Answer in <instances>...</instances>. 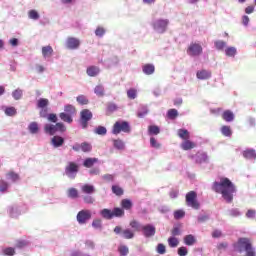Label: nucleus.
<instances>
[{"label":"nucleus","mask_w":256,"mask_h":256,"mask_svg":"<svg viewBox=\"0 0 256 256\" xmlns=\"http://www.w3.org/2000/svg\"><path fill=\"white\" fill-rule=\"evenodd\" d=\"M184 243L188 245V247H191L197 243V239L192 234H189L184 237Z\"/></svg>","instance_id":"obj_25"},{"label":"nucleus","mask_w":256,"mask_h":256,"mask_svg":"<svg viewBox=\"0 0 256 256\" xmlns=\"http://www.w3.org/2000/svg\"><path fill=\"white\" fill-rule=\"evenodd\" d=\"M120 205L124 211H131L133 209V202L130 199H122Z\"/></svg>","instance_id":"obj_17"},{"label":"nucleus","mask_w":256,"mask_h":256,"mask_svg":"<svg viewBox=\"0 0 256 256\" xmlns=\"http://www.w3.org/2000/svg\"><path fill=\"white\" fill-rule=\"evenodd\" d=\"M150 145L154 149H160L161 148V144L159 142H157V139H155L154 137L150 138Z\"/></svg>","instance_id":"obj_53"},{"label":"nucleus","mask_w":256,"mask_h":256,"mask_svg":"<svg viewBox=\"0 0 256 256\" xmlns=\"http://www.w3.org/2000/svg\"><path fill=\"white\" fill-rule=\"evenodd\" d=\"M222 119L226 121V123H231V121H234L235 114L231 110H226L222 113Z\"/></svg>","instance_id":"obj_16"},{"label":"nucleus","mask_w":256,"mask_h":256,"mask_svg":"<svg viewBox=\"0 0 256 256\" xmlns=\"http://www.w3.org/2000/svg\"><path fill=\"white\" fill-rule=\"evenodd\" d=\"M29 19H33L34 21H37L39 19V12L37 10H30L28 12Z\"/></svg>","instance_id":"obj_49"},{"label":"nucleus","mask_w":256,"mask_h":256,"mask_svg":"<svg viewBox=\"0 0 256 256\" xmlns=\"http://www.w3.org/2000/svg\"><path fill=\"white\" fill-rule=\"evenodd\" d=\"M12 97L16 100L19 101V99H21L23 97V90L21 89H16L13 93H12Z\"/></svg>","instance_id":"obj_48"},{"label":"nucleus","mask_w":256,"mask_h":256,"mask_svg":"<svg viewBox=\"0 0 256 256\" xmlns=\"http://www.w3.org/2000/svg\"><path fill=\"white\" fill-rule=\"evenodd\" d=\"M79 45H81V41L75 37H68L66 41L67 49H79Z\"/></svg>","instance_id":"obj_12"},{"label":"nucleus","mask_w":256,"mask_h":256,"mask_svg":"<svg viewBox=\"0 0 256 256\" xmlns=\"http://www.w3.org/2000/svg\"><path fill=\"white\" fill-rule=\"evenodd\" d=\"M80 149H81V151H83V153H89V151H91V149H93V148H92L91 144L84 142V143L80 144Z\"/></svg>","instance_id":"obj_47"},{"label":"nucleus","mask_w":256,"mask_h":256,"mask_svg":"<svg viewBox=\"0 0 256 256\" xmlns=\"http://www.w3.org/2000/svg\"><path fill=\"white\" fill-rule=\"evenodd\" d=\"M127 97H128V99H136L137 98V90H135V89H129L128 91H127Z\"/></svg>","instance_id":"obj_52"},{"label":"nucleus","mask_w":256,"mask_h":256,"mask_svg":"<svg viewBox=\"0 0 256 256\" xmlns=\"http://www.w3.org/2000/svg\"><path fill=\"white\" fill-rule=\"evenodd\" d=\"M49 105V99L47 98H40L37 103V107L39 109H45Z\"/></svg>","instance_id":"obj_36"},{"label":"nucleus","mask_w":256,"mask_h":256,"mask_svg":"<svg viewBox=\"0 0 256 256\" xmlns=\"http://www.w3.org/2000/svg\"><path fill=\"white\" fill-rule=\"evenodd\" d=\"M55 125H56V131H60L61 133H65V131H67L65 124L58 122Z\"/></svg>","instance_id":"obj_55"},{"label":"nucleus","mask_w":256,"mask_h":256,"mask_svg":"<svg viewBox=\"0 0 256 256\" xmlns=\"http://www.w3.org/2000/svg\"><path fill=\"white\" fill-rule=\"evenodd\" d=\"M8 188H9V184H7V182L0 181V191L2 193H5V191H7Z\"/></svg>","instance_id":"obj_61"},{"label":"nucleus","mask_w":256,"mask_h":256,"mask_svg":"<svg viewBox=\"0 0 256 256\" xmlns=\"http://www.w3.org/2000/svg\"><path fill=\"white\" fill-rule=\"evenodd\" d=\"M100 215L103 219L111 220L115 217H125V210L120 207H115L113 210L104 208L100 211Z\"/></svg>","instance_id":"obj_2"},{"label":"nucleus","mask_w":256,"mask_h":256,"mask_svg":"<svg viewBox=\"0 0 256 256\" xmlns=\"http://www.w3.org/2000/svg\"><path fill=\"white\" fill-rule=\"evenodd\" d=\"M243 157L245 159H256L255 149H246L243 151Z\"/></svg>","instance_id":"obj_26"},{"label":"nucleus","mask_w":256,"mask_h":256,"mask_svg":"<svg viewBox=\"0 0 256 256\" xmlns=\"http://www.w3.org/2000/svg\"><path fill=\"white\" fill-rule=\"evenodd\" d=\"M167 117L168 119H177V117H179V112L177 111V109H169L167 112Z\"/></svg>","instance_id":"obj_39"},{"label":"nucleus","mask_w":256,"mask_h":256,"mask_svg":"<svg viewBox=\"0 0 256 256\" xmlns=\"http://www.w3.org/2000/svg\"><path fill=\"white\" fill-rule=\"evenodd\" d=\"M64 113L73 117L74 115H77V108L71 104H67L64 106Z\"/></svg>","instance_id":"obj_19"},{"label":"nucleus","mask_w":256,"mask_h":256,"mask_svg":"<svg viewBox=\"0 0 256 256\" xmlns=\"http://www.w3.org/2000/svg\"><path fill=\"white\" fill-rule=\"evenodd\" d=\"M92 227H94V229H101L102 227L101 220L100 219L93 220Z\"/></svg>","instance_id":"obj_62"},{"label":"nucleus","mask_w":256,"mask_h":256,"mask_svg":"<svg viewBox=\"0 0 256 256\" xmlns=\"http://www.w3.org/2000/svg\"><path fill=\"white\" fill-rule=\"evenodd\" d=\"M59 118L61 119V121H64V123H73V116L65 113V112H61L59 114Z\"/></svg>","instance_id":"obj_28"},{"label":"nucleus","mask_w":256,"mask_h":256,"mask_svg":"<svg viewBox=\"0 0 256 256\" xmlns=\"http://www.w3.org/2000/svg\"><path fill=\"white\" fill-rule=\"evenodd\" d=\"M130 227L133 231H141V224L137 220L130 221Z\"/></svg>","instance_id":"obj_45"},{"label":"nucleus","mask_w":256,"mask_h":256,"mask_svg":"<svg viewBox=\"0 0 256 256\" xmlns=\"http://www.w3.org/2000/svg\"><path fill=\"white\" fill-rule=\"evenodd\" d=\"M185 217V211L183 210H176L174 212V219H183Z\"/></svg>","instance_id":"obj_54"},{"label":"nucleus","mask_w":256,"mask_h":256,"mask_svg":"<svg viewBox=\"0 0 256 256\" xmlns=\"http://www.w3.org/2000/svg\"><path fill=\"white\" fill-rule=\"evenodd\" d=\"M255 215H256V211L253 209L248 210L246 213V217L248 219H255Z\"/></svg>","instance_id":"obj_64"},{"label":"nucleus","mask_w":256,"mask_h":256,"mask_svg":"<svg viewBox=\"0 0 256 256\" xmlns=\"http://www.w3.org/2000/svg\"><path fill=\"white\" fill-rule=\"evenodd\" d=\"M82 193H85L86 195H91L95 193V186L94 185H89V184H84L81 187Z\"/></svg>","instance_id":"obj_20"},{"label":"nucleus","mask_w":256,"mask_h":256,"mask_svg":"<svg viewBox=\"0 0 256 256\" xmlns=\"http://www.w3.org/2000/svg\"><path fill=\"white\" fill-rule=\"evenodd\" d=\"M7 176L9 177V179H11L12 181H19V174L15 173V172H9L7 174Z\"/></svg>","instance_id":"obj_60"},{"label":"nucleus","mask_w":256,"mask_h":256,"mask_svg":"<svg viewBox=\"0 0 256 256\" xmlns=\"http://www.w3.org/2000/svg\"><path fill=\"white\" fill-rule=\"evenodd\" d=\"M98 159L97 158H87L83 165L84 167H87L88 169L93 167V165H95V163H97Z\"/></svg>","instance_id":"obj_34"},{"label":"nucleus","mask_w":256,"mask_h":256,"mask_svg":"<svg viewBox=\"0 0 256 256\" xmlns=\"http://www.w3.org/2000/svg\"><path fill=\"white\" fill-rule=\"evenodd\" d=\"M94 133H96V135H107V128L98 126L94 129Z\"/></svg>","instance_id":"obj_46"},{"label":"nucleus","mask_w":256,"mask_h":256,"mask_svg":"<svg viewBox=\"0 0 256 256\" xmlns=\"http://www.w3.org/2000/svg\"><path fill=\"white\" fill-rule=\"evenodd\" d=\"M148 133L149 135H159L161 129H159V126L151 125L148 127Z\"/></svg>","instance_id":"obj_35"},{"label":"nucleus","mask_w":256,"mask_h":256,"mask_svg":"<svg viewBox=\"0 0 256 256\" xmlns=\"http://www.w3.org/2000/svg\"><path fill=\"white\" fill-rule=\"evenodd\" d=\"M177 135L178 137H180V139H183V141H187L188 139L191 138V135L189 134V130L187 129H179L177 131Z\"/></svg>","instance_id":"obj_21"},{"label":"nucleus","mask_w":256,"mask_h":256,"mask_svg":"<svg viewBox=\"0 0 256 256\" xmlns=\"http://www.w3.org/2000/svg\"><path fill=\"white\" fill-rule=\"evenodd\" d=\"M233 247L238 253H243L244 251H247V249H251L253 244H251L249 238H239L237 243L233 244Z\"/></svg>","instance_id":"obj_4"},{"label":"nucleus","mask_w":256,"mask_h":256,"mask_svg":"<svg viewBox=\"0 0 256 256\" xmlns=\"http://www.w3.org/2000/svg\"><path fill=\"white\" fill-rule=\"evenodd\" d=\"M225 53H226L227 57H235V55H237V48L228 47V48H226Z\"/></svg>","instance_id":"obj_42"},{"label":"nucleus","mask_w":256,"mask_h":256,"mask_svg":"<svg viewBox=\"0 0 256 256\" xmlns=\"http://www.w3.org/2000/svg\"><path fill=\"white\" fill-rule=\"evenodd\" d=\"M142 71L145 75H153L155 73V66L153 64H145L142 67Z\"/></svg>","instance_id":"obj_23"},{"label":"nucleus","mask_w":256,"mask_h":256,"mask_svg":"<svg viewBox=\"0 0 256 256\" xmlns=\"http://www.w3.org/2000/svg\"><path fill=\"white\" fill-rule=\"evenodd\" d=\"M216 49L218 51H223V49H225V47H227V43H225V41L223 40H218L214 43Z\"/></svg>","instance_id":"obj_44"},{"label":"nucleus","mask_w":256,"mask_h":256,"mask_svg":"<svg viewBox=\"0 0 256 256\" xmlns=\"http://www.w3.org/2000/svg\"><path fill=\"white\" fill-rule=\"evenodd\" d=\"M168 245L171 248H175L179 246V239H177L175 236H171L168 238Z\"/></svg>","instance_id":"obj_32"},{"label":"nucleus","mask_w":256,"mask_h":256,"mask_svg":"<svg viewBox=\"0 0 256 256\" xmlns=\"http://www.w3.org/2000/svg\"><path fill=\"white\" fill-rule=\"evenodd\" d=\"M93 119V112L89 109H83L80 112V125L82 129H87L89 126V121Z\"/></svg>","instance_id":"obj_7"},{"label":"nucleus","mask_w":256,"mask_h":256,"mask_svg":"<svg viewBox=\"0 0 256 256\" xmlns=\"http://www.w3.org/2000/svg\"><path fill=\"white\" fill-rule=\"evenodd\" d=\"M91 219V211L89 210H81L77 214V221L80 225H85L87 221Z\"/></svg>","instance_id":"obj_10"},{"label":"nucleus","mask_w":256,"mask_h":256,"mask_svg":"<svg viewBox=\"0 0 256 256\" xmlns=\"http://www.w3.org/2000/svg\"><path fill=\"white\" fill-rule=\"evenodd\" d=\"M100 69L97 66H90L87 68L86 73L89 77H97L100 73Z\"/></svg>","instance_id":"obj_18"},{"label":"nucleus","mask_w":256,"mask_h":256,"mask_svg":"<svg viewBox=\"0 0 256 256\" xmlns=\"http://www.w3.org/2000/svg\"><path fill=\"white\" fill-rule=\"evenodd\" d=\"M195 147H197V145L195 144V142L191 141V140H184L181 143V149H183V151H190V149H195Z\"/></svg>","instance_id":"obj_15"},{"label":"nucleus","mask_w":256,"mask_h":256,"mask_svg":"<svg viewBox=\"0 0 256 256\" xmlns=\"http://www.w3.org/2000/svg\"><path fill=\"white\" fill-rule=\"evenodd\" d=\"M94 93H96L98 97H103V95H105V88L103 85H97L94 89Z\"/></svg>","instance_id":"obj_43"},{"label":"nucleus","mask_w":256,"mask_h":256,"mask_svg":"<svg viewBox=\"0 0 256 256\" xmlns=\"http://www.w3.org/2000/svg\"><path fill=\"white\" fill-rule=\"evenodd\" d=\"M197 79L205 80L211 78V72L207 70H200L196 73Z\"/></svg>","instance_id":"obj_22"},{"label":"nucleus","mask_w":256,"mask_h":256,"mask_svg":"<svg viewBox=\"0 0 256 256\" xmlns=\"http://www.w3.org/2000/svg\"><path fill=\"white\" fill-rule=\"evenodd\" d=\"M112 193H114V195H117V197H121V195H123V193H125V192H124L123 188H121V186L113 185Z\"/></svg>","instance_id":"obj_33"},{"label":"nucleus","mask_w":256,"mask_h":256,"mask_svg":"<svg viewBox=\"0 0 256 256\" xmlns=\"http://www.w3.org/2000/svg\"><path fill=\"white\" fill-rule=\"evenodd\" d=\"M63 143H65V139L61 136H53L51 139V145L55 148L63 147Z\"/></svg>","instance_id":"obj_14"},{"label":"nucleus","mask_w":256,"mask_h":256,"mask_svg":"<svg viewBox=\"0 0 256 256\" xmlns=\"http://www.w3.org/2000/svg\"><path fill=\"white\" fill-rule=\"evenodd\" d=\"M221 133L224 135V137H231L233 135V132L231 131V126H222Z\"/></svg>","instance_id":"obj_38"},{"label":"nucleus","mask_w":256,"mask_h":256,"mask_svg":"<svg viewBox=\"0 0 256 256\" xmlns=\"http://www.w3.org/2000/svg\"><path fill=\"white\" fill-rule=\"evenodd\" d=\"M4 113L8 117H15V115H17V109L13 106L5 107Z\"/></svg>","instance_id":"obj_30"},{"label":"nucleus","mask_w":256,"mask_h":256,"mask_svg":"<svg viewBox=\"0 0 256 256\" xmlns=\"http://www.w3.org/2000/svg\"><path fill=\"white\" fill-rule=\"evenodd\" d=\"M77 103H79V105H88L89 104V99H87V97H85V95H79L76 98Z\"/></svg>","instance_id":"obj_41"},{"label":"nucleus","mask_w":256,"mask_h":256,"mask_svg":"<svg viewBox=\"0 0 256 256\" xmlns=\"http://www.w3.org/2000/svg\"><path fill=\"white\" fill-rule=\"evenodd\" d=\"M68 197H70V199H77V197H79V191L76 188H69Z\"/></svg>","instance_id":"obj_40"},{"label":"nucleus","mask_w":256,"mask_h":256,"mask_svg":"<svg viewBox=\"0 0 256 256\" xmlns=\"http://www.w3.org/2000/svg\"><path fill=\"white\" fill-rule=\"evenodd\" d=\"M47 119L50 123H57V114L51 113L47 116Z\"/></svg>","instance_id":"obj_63"},{"label":"nucleus","mask_w":256,"mask_h":256,"mask_svg":"<svg viewBox=\"0 0 256 256\" xmlns=\"http://www.w3.org/2000/svg\"><path fill=\"white\" fill-rule=\"evenodd\" d=\"M114 233L116 235H121L123 237V239H133V237H135V231L126 228L123 230V228H121V226H116L114 228Z\"/></svg>","instance_id":"obj_8"},{"label":"nucleus","mask_w":256,"mask_h":256,"mask_svg":"<svg viewBox=\"0 0 256 256\" xmlns=\"http://www.w3.org/2000/svg\"><path fill=\"white\" fill-rule=\"evenodd\" d=\"M207 154L206 153H197L196 154V163H206Z\"/></svg>","instance_id":"obj_37"},{"label":"nucleus","mask_w":256,"mask_h":256,"mask_svg":"<svg viewBox=\"0 0 256 256\" xmlns=\"http://www.w3.org/2000/svg\"><path fill=\"white\" fill-rule=\"evenodd\" d=\"M107 111H108V113H113V112L117 111V104L109 103L107 105Z\"/></svg>","instance_id":"obj_58"},{"label":"nucleus","mask_w":256,"mask_h":256,"mask_svg":"<svg viewBox=\"0 0 256 256\" xmlns=\"http://www.w3.org/2000/svg\"><path fill=\"white\" fill-rule=\"evenodd\" d=\"M187 55L190 57H199L203 55V46L197 42H192L186 50Z\"/></svg>","instance_id":"obj_6"},{"label":"nucleus","mask_w":256,"mask_h":256,"mask_svg":"<svg viewBox=\"0 0 256 256\" xmlns=\"http://www.w3.org/2000/svg\"><path fill=\"white\" fill-rule=\"evenodd\" d=\"M167 25H169V20L159 19L153 22L152 27L158 33H165L167 31Z\"/></svg>","instance_id":"obj_9"},{"label":"nucleus","mask_w":256,"mask_h":256,"mask_svg":"<svg viewBox=\"0 0 256 256\" xmlns=\"http://www.w3.org/2000/svg\"><path fill=\"white\" fill-rule=\"evenodd\" d=\"M156 251L159 253V255H165V253H167L166 247L161 243L157 245Z\"/></svg>","instance_id":"obj_51"},{"label":"nucleus","mask_w":256,"mask_h":256,"mask_svg":"<svg viewBox=\"0 0 256 256\" xmlns=\"http://www.w3.org/2000/svg\"><path fill=\"white\" fill-rule=\"evenodd\" d=\"M113 147L115 149H118L119 151H123V149H125V142H123V140L121 139H114L113 140Z\"/></svg>","instance_id":"obj_27"},{"label":"nucleus","mask_w":256,"mask_h":256,"mask_svg":"<svg viewBox=\"0 0 256 256\" xmlns=\"http://www.w3.org/2000/svg\"><path fill=\"white\" fill-rule=\"evenodd\" d=\"M28 130L32 135L39 133V124L37 122H31L28 126Z\"/></svg>","instance_id":"obj_29"},{"label":"nucleus","mask_w":256,"mask_h":256,"mask_svg":"<svg viewBox=\"0 0 256 256\" xmlns=\"http://www.w3.org/2000/svg\"><path fill=\"white\" fill-rule=\"evenodd\" d=\"M44 131L48 135H55L56 132H57V126H56V124L55 125H53V124H46L44 126Z\"/></svg>","instance_id":"obj_24"},{"label":"nucleus","mask_w":256,"mask_h":256,"mask_svg":"<svg viewBox=\"0 0 256 256\" xmlns=\"http://www.w3.org/2000/svg\"><path fill=\"white\" fill-rule=\"evenodd\" d=\"M95 35L97 37H103L105 35V28L103 27H98L96 30H95Z\"/></svg>","instance_id":"obj_59"},{"label":"nucleus","mask_w":256,"mask_h":256,"mask_svg":"<svg viewBox=\"0 0 256 256\" xmlns=\"http://www.w3.org/2000/svg\"><path fill=\"white\" fill-rule=\"evenodd\" d=\"M42 55L45 58L51 57L53 55V47H51V46L42 47Z\"/></svg>","instance_id":"obj_31"},{"label":"nucleus","mask_w":256,"mask_h":256,"mask_svg":"<svg viewBox=\"0 0 256 256\" xmlns=\"http://www.w3.org/2000/svg\"><path fill=\"white\" fill-rule=\"evenodd\" d=\"M79 172V165L75 162H69L68 166L65 168L66 175H73V173Z\"/></svg>","instance_id":"obj_13"},{"label":"nucleus","mask_w":256,"mask_h":256,"mask_svg":"<svg viewBox=\"0 0 256 256\" xmlns=\"http://www.w3.org/2000/svg\"><path fill=\"white\" fill-rule=\"evenodd\" d=\"M186 205L192 209H200L201 204L199 203V200H197V192L189 191L186 194Z\"/></svg>","instance_id":"obj_5"},{"label":"nucleus","mask_w":256,"mask_h":256,"mask_svg":"<svg viewBox=\"0 0 256 256\" xmlns=\"http://www.w3.org/2000/svg\"><path fill=\"white\" fill-rule=\"evenodd\" d=\"M212 189L215 193L222 195L226 203H233V193L237 191V188H235V184L229 178L223 177L219 182H214Z\"/></svg>","instance_id":"obj_1"},{"label":"nucleus","mask_w":256,"mask_h":256,"mask_svg":"<svg viewBox=\"0 0 256 256\" xmlns=\"http://www.w3.org/2000/svg\"><path fill=\"white\" fill-rule=\"evenodd\" d=\"M120 133H131V124L125 120H118L112 127V134L119 135Z\"/></svg>","instance_id":"obj_3"},{"label":"nucleus","mask_w":256,"mask_h":256,"mask_svg":"<svg viewBox=\"0 0 256 256\" xmlns=\"http://www.w3.org/2000/svg\"><path fill=\"white\" fill-rule=\"evenodd\" d=\"M3 253H4L5 255H7V256H13V255H15V248H13V247L5 248V249L3 250Z\"/></svg>","instance_id":"obj_56"},{"label":"nucleus","mask_w":256,"mask_h":256,"mask_svg":"<svg viewBox=\"0 0 256 256\" xmlns=\"http://www.w3.org/2000/svg\"><path fill=\"white\" fill-rule=\"evenodd\" d=\"M189 253V250H187V247L182 246L178 248V255L179 256H186Z\"/></svg>","instance_id":"obj_57"},{"label":"nucleus","mask_w":256,"mask_h":256,"mask_svg":"<svg viewBox=\"0 0 256 256\" xmlns=\"http://www.w3.org/2000/svg\"><path fill=\"white\" fill-rule=\"evenodd\" d=\"M141 231L144 237H154L155 233H157V229L152 224H146L141 227Z\"/></svg>","instance_id":"obj_11"},{"label":"nucleus","mask_w":256,"mask_h":256,"mask_svg":"<svg viewBox=\"0 0 256 256\" xmlns=\"http://www.w3.org/2000/svg\"><path fill=\"white\" fill-rule=\"evenodd\" d=\"M118 251L121 256H127L129 255V248L125 245H122L118 248Z\"/></svg>","instance_id":"obj_50"}]
</instances>
